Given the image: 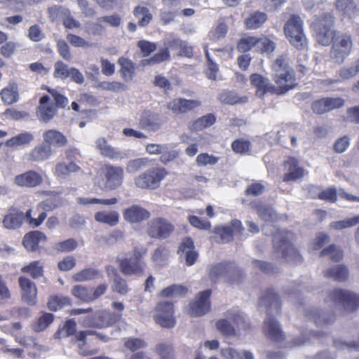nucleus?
Masks as SVG:
<instances>
[{
	"label": "nucleus",
	"instance_id": "obj_12",
	"mask_svg": "<svg viewBox=\"0 0 359 359\" xmlns=\"http://www.w3.org/2000/svg\"><path fill=\"white\" fill-rule=\"evenodd\" d=\"M174 230V224L164 217H156L147 223V233L151 238L166 239Z\"/></svg>",
	"mask_w": 359,
	"mask_h": 359
},
{
	"label": "nucleus",
	"instance_id": "obj_11",
	"mask_svg": "<svg viewBox=\"0 0 359 359\" xmlns=\"http://www.w3.org/2000/svg\"><path fill=\"white\" fill-rule=\"evenodd\" d=\"M250 81L257 88L256 95L259 97H262L266 93L283 95L290 90L293 89V86H278L276 87L271 83L269 79L259 74H252L250 76Z\"/></svg>",
	"mask_w": 359,
	"mask_h": 359
},
{
	"label": "nucleus",
	"instance_id": "obj_40",
	"mask_svg": "<svg viewBox=\"0 0 359 359\" xmlns=\"http://www.w3.org/2000/svg\"><path fill=\"white\" fill-rule=\"evenodd\" d=\"M320 256H328L332 262H339L342 259L344 252L339 247L335 244H331L321 250Z\"/></svg>",
	"mask_w": 359,
	"mask_h": 359
},
{
	"label": "nucleus",
	"instance_id": "obj_4",
	"mask_svg": "<svg viewBox=\"0 0 359 359\" xmlns=\"http://www.w3.org/2000/svg\"><path fill=\"white\" fill-rule=\"evenodd\" d=\"M57 337L67 338L74 336V340L78 343V347L82 349L86 344L87 336L94 335L102 341H107L109 337L94 330H81L76 332V323L73 319L67 320L61 329L55 333Z\"/></svg>",
	"mask_w": 359,
	"mask_h": 359
},
{
	"label": "nucleus",
	"instance_id": "obj_64",
	"mask_svg": "<svg viewBox=\"0 0 359 359\" xmlns=\"http://www.w3.org/2000/svg\"><path fill=\"white\" fill-rule=\"evenodd\" d=\"M69 72H70V68H69L68 65L65 64L62 61H58L55 64V71H54L55 77L60 78L62 79H65L67 77H69Z\"/></svg>",
	"mask_w": 359,
	"mask_h": 359
},
{
	"label": "nucleus",
	"instance_id": "obj_1",
	"mask_svg": "<svg viewBox=\"0 0 359 359\" xmlns=\"http://www.w3.org/2000/svg\"><path fill=\"white\" fill-rule=\"evenodd\" d=\"M335 16L331 13H325L315 19L312 22L317 42L322 46H329L338 35L339 32H337L334 29L335 23Z\"/></svg>",
	"mask_w": 359,
	"mask_h": 359
},
{
	"label": "nucleus",
	"instance_id": "obj_58",
	"mask_svg": "<svg viewBox=\"0 0 359 359\" xmlns=\"http://www.w3.org/2000/svg\"><path fill=\"white\" fill-rule=\"evenodd\" d=\"M257 39L253 36H247L242 38L238 43L237 48L239 52L245 53L251 49V48L257 45Z\"/></svg>",
	"mask_w": 359,
	"mask_h": 359
},
{
	"label": "nucleus",
	"instance_id": "obj_34",
	"mask_svg": "<svg viewBox=\"0 0 359 359\" xmlns=\"http://www.w3.org/2000/svg\"><path fill=\"white\" fill-rule=\"evenodd\" d=\"M260 304L269 308L273 306L276 309L280 310L281 301L280 297L273 291V288H268L260 297Z\"/></svg>",
	"mask_w": 359,
	"mask_h": 359
},
{
	"label": "nucleus",
	"instance_id": "obj_26",
	"mask_svg": "<svg viewBox=\"0 0 359 359\" xmlns=\"http://www.w3.org/2000/svg\"><path fill=\"white\" fill-rule=\"evenodd\" d=\"M284 164L286 169L285 180H299L306 176V172L299 166L295 158H289Z\"/></svg>",
	"mask_w": 359,
	"mask_h": 359
},
{
	"label": "nucleus",
	"instance_id": "obj_42",
	"mask_svg": "<svg viewBox=\"0 0 359 359\" xmlns=\"http://www.w3.org/2000/svg\"><path fill=\"white\" fill-rule=\"evenodd\" d=\"M71 304V299L69 297L61 295H53L48 299L47 306L52 311H57L65 306Z\"/></svg>",
	"mask_w": 359,
	"mask_h": 359
},
{
	"label": "nucleus",
	"instance_id": "obj_48",
	"mask_svg": "<svg viewBox=\"0 0 359 359\" xmlns=\"http://www.w3.org/2000/svg\"><path fill=\"white\" fill-rule=\"evenodd\" d=\"M215 325L217 330L224 336L234 337L236 335V328L226 319L218 320Z\"/></svg>",
	"mask_w": 359,
	"mask_h": 359
},
{
	"label": "nucleus",
	"instance_id": "obj_52",
	"mask_svg": "<svg viewBox=\"0 0 359 359\" xmlns=\"http://www.w3.org/2000/svg\"><path fill=\"white\" fill-rule=\"evenodd\" d=\"M156 352L161 359H175L174 349L171 345L161 343L156 346Z\"/></svg>",
	"mask_w": 359,
	"mask_h": 359
},
{
	"label": "nucleus",
	"instance_id": "obj_61",
	"mask_svg": "<svg viewBox=\"0 0 359 359\" xmlns=\"http://www.w3.org/2000/svg\"><path fill=\"white\" fill-rule=\"evenodd\" d=\"M62 20L63 25L67 29L79 28L81 27L80 22L73 18L69 9L64 11V16Z\"/></svg>",
	"mask_w": 359,
	"mask_h": 359
},
{
	"label": "nucleus",
	"instance_id": "obj_14",
	"mask_svg": "<svg viewBox=\"0 0 359 359\" xmlns=\"http://www.w3.org/2000/svg\"><path fill=\"white\" fill-rule=\"evenodd\" d=\"M107 285L102 283L96 287H90L86 285H74L72 289V294L76 298L83 302H92L102 295L107 290Z\"/></svg>",
	"mask_w": 359,
	"mask_h": 359
},
{
	"label": "nucleus",
	"instance_id": "obj_29",
	"mask_svg": "<svg viewBox=\"0 0 359 359\" xmlns=\"http://www.w3.org/2000/svg\"><path fill=\"white\" fill-rule=\"evenodd\" d=\"M268 16L264 12L256 11L251 13L245 20V25L248 29H257L261 27L267 20Z\"/></svg>",
	"mask_w": 359,
	"mask_h": 359
},
{
	"label": "nucleus",
	"instance_id": "obj_3",
	"mask_svg": "<svg viewBox=\"0 0 359 359\" xmlns=\"http://www.w3.org/2000/svg\"><path fill=\"white\" fill-rule=\"evenodd\" d=\"M209 277L213 283L224 278L230 284H238L244 279L243 270L233 262H222L212 265L209 271Z\"/></svg>",
	"mask_w": 359,
	"mask_h": 359
},
{
	"label": "nucleus",
	"instance_id": "obj_31",
	"mask_svg": "<svg viewBox=\"0 0 359 359\" xmlns=\"http://www.w3.org/2000/svg\"><path fill=\"white\" fill-rule=\"evenodd\" d=\"M140 124L146 130H157L161 126L159 116L156 113L145 111L140 120Z\"/></svg>",
	"mask_w": 359,
	"mask_h": 359
},
{
	"label": "nucleus",
	"instance_id": "obj_45",
	"mask_svg": "<svg viewBox=\"0 0 359 359\" xmlns=\"http://www.w3.org/2000/svg\"><path fill=\"white\" fill-rule=\"evenodd\" d=\"M99 276V271L93 268H86L76 273L73 276V278L76 281L83 282L95 279L98 278Z\"/></svg>",
	"mask_w": 359,
	"mask_h": 359
},
{
	"label": "nucleus",
	"instance_id": "obj_16",
	"mask_svg": "<svg viewBox=\"0 0 359 359\" xmlns=\"http://www.w3.org/2000/svg\"><path fill=\"white\" fill-rule=\"evenodd\" d=\"M211 293V290H205L198 294L196 300L189 304V313L191 316H201L210 310Z\"/></svg>",
	"mask_w": 359,
	"mask_h": 359
},
{
	"label": "nucleus",
	"instance_id": "obj_33",
	"mask_svg": "<svg viewBox=\"0 0 359 359\" xmlns=\"http://www.w3.org/2000/svg\"><path fill=\"white\" fill-rule=\"evenodd\" d=\"M95 219L100 223L114 226L119 222V214L116 211H99L95 214Z\"/></svg>",
	"mask_w": 359,
	"mask_h": 359
},
{
	"label": "nucleus",
	"instance_id": "obj_28",
	"mask_svg": "<svg viewBox=\"0 0 359 359\" xmlns=\"http://www.w3.org/2000/svg\"><path fill=\"white\" fill-rule=\"evenodd\" d=\"M349 275L348 268L343 264H339L330 267L324 271V276L327 278H332L337 282L346 281Z\"/></svg>",
	"mask_w": 359,
	"mask_h": 359
},
{
	"label": "nucleus",
	"instance_id": "obj_43",
	"mask_svg": "<svg viewBox=\"0 0 359 359\" xmlns=\"http://www.w3.org/2000/svg\"><path fill=\"white\" fill-rule=\"evenodd\" d=\"M21 271L30 275L32 278L36 279L43 276V265L40 261H34L23 266Z\"/></svg>",
	"mask_w": 359,
	"mask_h": 359
},
{
	"label": "nucleus",
	"instance_id": "obj_63",
	"mask_svg": "<svg viewBox=\"0 0 359 359\" xmlns=\"http://www.w3.org/2000/svg\"><path fill=\"white\" fill-rule=\"evenodd\" d=\"M317 198L320 200L334 203L337 200V193L334 188H328L318 193Z\"/></svg>",
	"mask_w": 359,
	"mask_h": 359
},
{
	"label": "nucleus",
	"instance_id": "obj_20",
	"mask_svg": "<svg viewBox=\"0 0 359 359\" xmlns=\"http://www.w3.org/2000/svg\"><path fill=\"white\" fill-rule=\"evenodd\" d=\"M177 252L184 255L186 264L189 266L194 265L198 257V253L195 250L194 241L190 237H186L182 240Z\"/></svg>",
	"mask_w": 359,
	"mask_h": 359
},
{
	"label": "nucleus",
	"instance_id": "obj_53",
	"mask_svg": "<svg viewBox=\"0 0 359 359\" xmlns=\"http://www.w3.org/2000/svg\"><path fill=\"white\" fill-rule=\"evenodd\" d=\"M218 99L222 103L227 104H235L238 102H243V100L233 91L224 90L218 96ZM245 102V100H243Z\"/></svg>",
	"mask_w": 359,
	"mask_h": 359
},
{
	"label": "nucleus",
	"instance_id": "obj_10",
	"mask_svg": "<svg viewBox=\"0 0 359 359\" xmlns=\"http://www.w3.org/2000/svg\"><path fill=\"white\" fill-rule=\"evenodd\" d=\"M154 319L161 327L172 328L176 325L174 304L168 301H160L154 308Z\"/></svg>",
	"mask_w": 359,
	"mask_h": 359
},
{
	"label": "nucleus",
	"instance_id": "obj_7",
	"mask_svg": "<svg viewBox=\"0 0 359 359\" xmlns=\"http://www.w3.org/2000/svg\"><path fill=\"white\" fill-rule=\"evenodd\" d=\"M328 301L341 305L348 312H353L359 309V295L348 290L335 288L331 290L328 294Z\"/></svg>",
	"mask_w": 359,
	"mask_h": 359
},
{
	"label": "nucleus",
	"instance_id": "obj_55",
	"mask_svg": "<svg viewBox=\"0 0 359 359\" xmlns=\"http://www.w3.org/2000/svg\"><path fill=\"white\" fill-rule=\"evenodd\" d=\"M358 224H359V215L344 220L333 222L330 224V227L334 229L341 230L353 226Z\"/></svg>",
	"mask_w": 359,
	"mask_h": 359
},
{
	"label": "nucleus",
	"instance_id": "obj_59",
	"mask_svg": "<svg viewBox=\"0 0 359 359\" xmlns=\"http://www.w3.org/2000/svg\"><path fill=\"white\" fill-rule=\"evenodd\" d=\"M311 315V318L317 325H323L329 324L335 320V315L332 314L329 317H325V313L315 312Z\"/></svg>",
	"mask_w": 359,
	"mask_h": 359
},
{
	"label": "nucleus",
	"instance_id": "obj_25",
	"mask_svg": "<svg viewBox=\"0 0 359 359\" xmlns=\"http://www.w3.org/2000/svg\"><path fill=\"white\" fill-rule=\"evenodd\" d=\"M95 144L100 154L104 157L111 159H123L126 156V153L109 145L104 137L98 138L95 141Z\"/></svg>",
	"mask_w": 359,
	"mask_h": 359
},
{
	"label": "nucleus",
	"instance_id": "obj_38",
	"mask_svg": "<svg viewBox=\"0 0 359 359\" xmlns=\"http://www.w3.org/2000/svg\"><path fill=\"white\" fill-rule=\"evenodd\" d=\"M18 96V86L14 82L9 83L8 86L1 90V100L6 104L16 102Z\"/></svg>",
	"mask_w": 359,
	"mask_h": 359
},
{
	"label": "nucleus",
	"instance_id": "obj_6",
	"mask_svg": "<svg viewBox=\"0 0 359 359\" xmlns=\"http://www.w3.org/2000/svg\"><path fill=\"white\" fill-rule=\"evenodd\" d=\"M353 48V41L350 35L341 34L335 36L330 51L332 61L336 64H342L349 55Z\"/></svg>",
	"mask_w": 359,
	"mask_h": 359
},
{
	"label": "nucleus",
	"instance_id": "obj_54",
	"mask_svg": "<svg viewBox=\"0 0 359 359\" xmlns=\"http://www.w3.org/2000/svg\"><path fill=\"white\" fill-rule=\"evenodd\" d=\"M8 36L1 32V55L6 57H9L16 49V44L13 41L7 42Z\"/></svg>",
	"mask_w": 359,
	"mask_h": 359
},
{
	"label": "nucleus",
	"instance_id": "obj_56",
	"mask_svg": "<svg viewBox=\"0 0 359 359\" xmlns=\"http://www.w3.org/2000/svg\"><path fill=\"white\" fill-rule=\"evenodd\" d=\"M112 290L121 294H126L128 292L129 289L126 280L118 273L115 274Z\"/></svg>",
	"mask_w": 359,
	"mask_h": 359
},
{
	"label": "nucleus",
	"instance_id": "obj_2",
	"mask_svg": "<svg viewBox=\"0 0 359 359\" xmlns=\"http://www.w3.org/2000/svg\"><path fill=\"white\" fill-rule=\"evenodd\" d=\"M147 252L148 249L144 245L134 246L130 257L118 260L121 272L126 276L142 275L145 267L143 259Z\"/></svg>",
	"mask_w": 359,
	"mask_h": 359
},
{
	"label": "nucleus",
	"instance_id": "obj_39",
	"mask_svg": "<svg viewBox=\"0 0 359 359\" xmlns=\"http://www.w3.org/2000/svg\"><path fill=\"white\" fill-rule=\"evenodd\" d=\"M187 291V287L174 284L163 289L160 292L159 296L163 298L177 297L185 295Z\"/></svg>",
	"mask_w": 359,
	"mask_h": 359
},
{
	"label": "nucleus",
	"instance_id": "obj_60",
	"mask_svg": "<svg viewBox=\"0 0 359 359\" xmlns=\"http://www.w3.org/2000/svg\"><path fill=\"white\" fill-rule=\"evenodd\" d=\"M232 320L238 330L246 331L251 329L250 323L246 320L243 315L239 313L233 315Z\"/></svg>",
	"mask_w": 359,
	"mask_h": 359
},
{
	"label": "nucleus",
	"instance_id": "obj_8",
	"mask_svg": "<svg viewBox=\"0 0 359 359\" xmlns=\"http://www.w3.org/2000/svg\"><path fill=\"white\" fill-rule=\"evenodd\" d=\"M273 70L275 72L273 79L278 86H293L294 88L297 85L294 83V72L285 57L281 56L276 60Z\"/></svg>",
	"mask_w": 359,
	"mask_h": 359
},
{
	"label": "nucleus",
	"instance_id": "obj_47",
	"mask_svg": "<svg viewBox=\"0 0 359 359\" xmlns=\"http://www.w3.org/2000/svg\"><path fill=\"white\" fill-rule=\"evenodd\" d=\"M215 121V116L212 114H208L197 119L189 126V128L191 130H201L205 128L212 126Z\"/></svg>",
	"mask_w": 359,
	"mask_h": 359
},
{
	"label": "nucleus",
	"instance_id": "obj_24",
	"mask_svg": "<svg viewBox=\"0 0 359 359\" xmlns=\"http://www.w3.org/2000/svg\"><path fill=\"white\" fill-rule=\"evenodd\" d=\"M201 104V101L197 100H186L179 98L170 102L168 104V108L174 113H186Z\"/></svg>",
	"mask_w": 359,
	"mask_h": 359
},
{
	"label": "nucleus",
	"instance_id": "obj_44",
	"mask_svg": "<svg viewBox=\"0 0 359 359\" xmlns=\"http://www.w3.org/2000/svg\"><path fill=\"white\" fill-rule=\"evenodd\" d=\"M101 170L107 180H121L123 177V169L119 166L105 164Z\"/></svg>",
	"mask_w": 359,
	"mask_h": 359
},
{
	"label": "nucleus",
	"instance_id": "obj_50",
	"mask_svg": "<svg viewBox=\"0 0 359 359\" xmlns=\"http://www.w3.org/2000/svg\"><path fill=\"white\" fill-rule=\"evenodd\" d=\"M79 167L74 163L65 164L64 163H57L55 166V172L57 177H67L72 172H76Z\"/></svg>",
	"mask_w": 359,
	"mask_h": 359
},
{
	"label": "nucleus",
	"instance_id": "obj_5",
	"mask_svg": "<svg viewBox=\"0 0 359 359\" xmlns=\"http://www.w3.org/2000/svg\"><path fill=\"white\" fill-rule=\"evenodd\" d=\"M121 318V313H115L106 309L98 310L84 319L83 326L89 328H107L114 325Z\"/></svg>",
	"mask_w": 359,
	"mask_h": 359
},
{
	"label": "nucleus",
	"instance_id": "obj_19",
	"mask_svg": "<svg viewBox=\"0 0 359 359\" xmlns=\"http://www.w3.org/2000/svg\"><path fill=\"white\" fill-rule=\"evenodd\" d=\"M263 332L264 335L274 342H282L285 339V336L282 331L278 323L271 316L264 322Z\"/></svg>",
	"mask_w": 359,
	"mask_h": 359
},
{
	"label": "nucleus",
	"instance_id": "obj_21",
	"mask_svg": "<svg viewBox=\"0 0 359 359\" xmlns=\"http://www.w3.org/2000/svg\"><path fill=\"white\" fill-rule=\"evenodd\" d=\"M123 215L126 221L134 224L149 219L151 214L147 209L137 205H133L124 210Z\"/></svg>",
	"mask_w": 359,
	"mask_h": 359
},
{
	"label": "nucleus",
	"instance_id": "obj_15",
	"mask_svg": "<svg viewBox=\"0 0 359 359\" xmlns=\"http://www.w3.org/2000/svg\"><path fill=\"white\" fill-rule=\"evenodd\" d=\"M273 245L276 252L281 253V257L289 259L290 261L299 263L302 262V257L294 245L286 238L278 239L276 236L273 238Z\"/></svg>",
	"mask_w": 359,
	"mask_h": 359
},
{
	"label": "nucleus",
	"instance_id": "obj_32",
	"mask_svg": "<svg viewBox=\"0 0 359 359\" xmlns=\"http://www.w3.org/2000/svg\"><path fill=\"white\" fill-rule=\"evenodd\" d=\"M26 221L25 214L22 212L15 211L6 215L4 219V226L10 229H15L21 226L23 221Z\"/></svg>",
	"mask_w": 359,
	"mask_h": 359
},
{
	"label": "nucleus",
	"instance_id": "obj_62",
	"mask_svg": "<svg viewBox=\"0 0 359 359\" xmlns=\"http://www.w3.org/2000/svg\"><path fill=\"white\" fill-rule=\"evenodd\" d=\"M167 175L165 168L161 167H156L148 170L147 172L144 173L143 178L146 179L148 177L149 180H163Z\"/></svg>",
	"mask_w": 359,
	"mask_h": 359
},
{
	"label": "nucleus",
	"instance_id": "obj_41",
	"mask_svg": "<svg viewBox=\"0 0 359 359\" xmlns=\"http://www.w3.org/2000/svg\"><path fill=\"white\" fill-rule=\"evenodd\" d=\"M54 315L50 313H43L32 325V329L36 332L44 331L54 320Z\"/></svg>",
	"mask_w": 359,
	"mask_h": 359
},
{
	"label": "nucleus",
	"instance_id": "obj_30",
	"mask_svg": "<svg viewBox=\"0 0 359 359\" xmlns=\"http://www.w3.org/2000/svg\"><path fill=\"white\" fill-rule=\"evenodd\" d=\"M44 142L46 144L63 147L67 144L66 137L60 132L55 130H48L43 133Z\"/></svg>",
	"mask_w": 359,
	"mask_h": 359
},
{
	"label": "nucleus",
	"instance_id": "obj_22",
	"mask_svg": "<svg viewBox=\"0 0 359 359\" xmlns=\"http://www.w3.org/2000/svg\"><path fill=\"white\" fill-rule=\"evenodd\" d=\"M343 105L344 100L341 98H323L313 102L311 107L314 113L322 114Z\"/></svg>",
	"mask_w": 359,
	"mask_h": 359
},
{
	"label": "nucleus",
	"instance_id": "obj_37",
	"mask_svg": "<svg viewBox=\"0 0 359 359\" xmlns=\"http://www.w3.org/2000/svg\"><path fill=\"white\" fill-rule=\"evenodd\" d=\"M52 155V149L46 143L36 147L29 154V159L34 161H41L48 159Z\"/></svg>",
	"mask_w": 359,
	"mask_h": 359
},
{
	"label": "nucleus",
	"instance_id": "obj_27",
	"mask_svg": "<svg viewBox=\"0 0 359 359\" xmlns=\"http://www.w3.org/2000/svg\"><path fill=\"white\" fill-rule=\"evenodd\" d=\"M46 241V235L40 231H33L25 234L22 243L29 251H36L39 249L41 241Z\"/></svg>",
	"mask_w": 359,
	"mask_h": 359
},
{
	"label": "nucleus",
	"instance_id": "obj_57",
	"mask_svg": "<svg viewBox=\"0 0 359 359\" xmlns=\"http://www.w3.org/2000/svg\"><path fill=\"white\" fill-rule=\"evenodd\" d=\"M359 73V57L352 64L349 68H344L340 70L339 75L343 79H350Z\"/></svg>",
	"mask_w": 359,
	"mask_h": 359
},
{
	"label": "nucleus",
	"instance_id": "obj_9",
	"mask_svg": "<svg viewBox=\"0 0 359 359\" xmlns=\"http://www.w3.org/2000/svg\"><path fill=\"white\" fill-rule=\"evenodd\" d=\"M285 35L290 42L297 49H302L306 39L302 28V20L299 16L292 15L284 26Z\"/></svg>",
	"mask_w": 359,
	"mask_h": 359
},
{
	"label": "nucleus",
	"instance_id": "obj_35",
	"mask_svg": "<svg viewBox=\"0 0 359 359\" xmlns=\"http://www.w3.org/2000/svg\"><path fill=\"white\" fill-rule=\"evenodd\" d=\"M118 63L121 66V75L125 81H130L135 74V65L129 59L121 57Z\"/></svg>",
	"mask_w": 359,
	"mask_h": 359
},
{
	"label": "nucleus",
	"instance_id": "obj_49",
	"mask_svg": "<svg viewBox=\"0 0 359 359\" xmlns=\"http://www.w3.org/2000/svg\"><path fill=\"white\" fill-rule=\"evenodd\" d=\"M252 208L257 210L260 218L265 221L272 220L274 217V211L271 206L265 205L262 203L252 205Z\"/></svg>",
	"mask_w": 359,
	"mask_h": 359
},
{
	"label": "nucleus",
	"instance_id": "obj_46",
	"mask_svg": "<svg viewBox=\"0 0 359 359\" xmlns=\"http://www.w3.org/2000/svg\"><path fill=\"white\" fill-rule=\"evenodd\" d=\"M133 13L134 15L139 20L138 24L140 27L147 26L152 19V15L146 7L137 6Z\"/></svg>",
	"mask_w": 359,
	"mask_h": 359
},
{
	"label": "nucleus",
	"instance_id": "obj_23",
	"mask_svg": "<svg viewBox=\"0 0 359 359\" xmlns=\"http://www.w3.org/2000/svg\"><path fill=\"white\" fill-rule=\"evenodd\" d=\"M48 95H43L40 98V105L37 110V116L39 119L44 123L49 122L56 114V107L53 103L49 102Z\"/></svg>",
	"mask_w": 359,
	"mask_h": 359
},
{
	"label": "nucleus",
	"instance_id": "obj_18",
	"mask_svg": "<svg viewBox=\"0 0 359 359\" xmlns=\"http://www.w3.org/2000/svg\"><path fill=\"white\" fill-rule=\"evenodd\" d=\"M19 286L22 290V299L29 306L36 304L37 288L34 282L25 276L18 279Z\"/></svg>",
	"mask_w": 359,
	"mask_h": 359
},
{
	"label": "nucleus",
	"instance_id": "obj_13",
	"mask_svg": "<svg viewBox=\"0 0 359 359\" xmlns=\"http://www.w3.org/2000/svg\"><path fill=\"white\" fill-rule=\"evenodd\" d=\"M58 203L55 200L51 198L41 201L36 206V211L39 213L38 217H33L32 216V210L29 209L25 212L26 222L32 228L39 226L46 219L47 217V212L54 210L58 207Z\"/></svg>",
	"mask_w": 359,
	"mask_h": 359
},
{
	"label": "nucleus",
	"instance_id": "obj_51",
	"mask_svg": "<svg viewBox=\"0 0 359 359\" xmlns=\"http://www.w3.org/2000/svg\"><path fill=\"white\" fill-rule=\"evenodd\" d=\"M78 242L74 238H68L63 241L56 243L53 249L58 252H68L76 249Z\"/></svg>",
	"mask_w": 359,
	"mask_h": 359
},
{
	"label": "nucleus",
	"instance_id": "obj_36",
	"mask_svg": "<svg viewBox=\"0 0 359 359\" xmlns=\"http://www.w3.org/2000/svg\"><path fill=\"white\" fill-rule=\"evenodd\" d=\"M334 6L339 12L350 18L358 12L356 4L352 0H336Z\"/></svg>",
	"mask_w": 359,
	"mask_h": 359
},
{
	"label": "nucleus",
	"instance_id": "obj_17",
	"mask_svg": "<svg viewBox=\"0 0 359 359\" xmlns=\"http://www.w3.org/2000/svg\"><path fill=\"white\" fill-rule=\"evenodd\" d=\"M244 228L240 220L233 219L229 226H219L214 229V233L219 238L222 243L231 242L234 234H242Z\"/></svg>",
	"mask_w": 359,
	"mask_h": 359
}]
</instances>
